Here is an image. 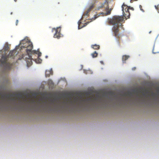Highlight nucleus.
I'll return each instance as SVG.
<instances>
[{"instance_id":"nucleus-27","label":"nucleus","mask_w":159,"mask_h":159,"mask_svg":"<svg viewBox=\"0 0 159 159\" xmlns=\"http://www.w3.org/2000/svg\"><path fill=\"white\" fill-rule=\"evenodd\" d=\"M51 83H52V84H53V82L52 81H51Z\"/></svg>"},{"instance_id":"nucleus-15","label":"nucleus","mask_w":159,"mask_h":159,"mask_svg":"<svg viewBox=\"0 0 159 159\" xmlns=\"http://www.w3.org/2000/svg\"><path fill=\"white\" fill-rule=\"evenodd\" d=\"M93 5H91V6L87 10V11L89 13L91 11V10H92V9L93 8Z\"/></svg>"},{"instance_id":"nucleus-13","label":"nucleus","mask_w":159,"mask_h":159,"mask_svg":"<svg viewBox=\"0 0 159 159\" xmlns=\"http://www.w3.org/2000/svg\"><path fill=\"white\" fill-rule=\"evenodd\" d=\"M35 61L36 63H40L42 62V60L38 57L37 59L35 60Z\"/></svg>"},{"instance_id":"nucleus-14","label":"nucleus","mask_w":159,"mask_h":159,"mask_svg":"<svg viewBox=\"0 0 159 159\" xmlns=\"http://www.w3.org/2000/svg\"><path fill=\"white\" fill-rule=\"evenodd\" d=\"M123 13V16L125 17V18L126 19H128L129 18V17H128L127 16H128V14L127 13H125V12H124V13Z\"/></svg>"},{"instance_id":"nucleus-6","label":"nucleus","mask_w":159,"mask_h":159,"mask_svg":"<svg viewBox=\"0 0 159 159\" xmlns=\"http://www.w3.org/2000/svg\"><path fill=\"white\" fill-rule=\"evenodd\" d=\"M61 30V28L60 27H58L57 28H52V32L54 31L55 32L53 36L54 38L59 39L61 37H63V35L60 33Z\"/></svg>"},{"instance_id":"nucleus-24","label":"nucleus","mask_w":159,"mask_h":159,"mask_svg":"<svg viewBox=\"0 0 159 159\" xmlns=\"http://www.w3.org/2000/svg\"><path fill=\"white\" fill-rule=\"evenodd\" d=\"M130 9L132 10H134V8L133 7H132Z\"/></svg>"},{"instance_id":"nucleus-1","label":"nucleus","mask_w":159,"mask_h":159,"mask_svg":"<svg viewBox=\"0 0 159 159\" xmlns=\"http://www.w3.org/2000/svg\"><path fill=\"white\" fill-rule=\"evenodd\" d=\"M9 49V47L7 43L4 46L3 49L4 54L2 55L0 59V66L6 69L10 70L11 67L10 63L8 61L9 57L13 58L15 55L17 54L16 50L11 51L9 54H7L6 52H8Z\"/></svg>"},{"instance_id":"nucleus-28","label":"nucleus","mask_w":159,"mask_h":159,"mask_svg":"<svg viewBox=\"0 0 159 159\" xmlns=\"http://www.w3.org/2000/svg\"><path fill=\"white\" fill-rule=\"evenodd\" d=\"M155 7H156V9H158L157 8V7L156 6H155Z\"/></svg>"},{"instance_id":"nucleus-23","label":"nucleus","mask_w":159,"mask_h":159,"mask_svg":"<svg viewBox=\"0 0 159 159\" xmlns=\"http://www.w3.org/2000/svg\"><path fill=\"white\" fill-rule=\"evenodd\" d=\"M135 69H136V67H133V68H132V70H135Z\"/></svg>"},{"instance_id":"nucleus-8","label":"nucleus","mask_w":159,"mask_h":159,"mask_svg":"<svg viewBox=\"0 0 159 159\" xmlns=\"http://www.w3.org/2000/svg\"><path fill=\"white\" fill-rule=\"evenodd\" d=\"M52 70H46L45 72V76L46 77H49L50 75H52Z\"/></svg>"},{"instance_id":"nucleus-16","label":"nucleus","mask_w":159,"mask_h":159,"mask_svg":"<svg viewBox=\"0 0 159 159\" xmlns=\"http://www.w3.org/2000/svg\"><path fill=\"white\" fill-rule=\"evenodd\" d=\"M93 5H91V6L87 10V11L89 13L91 11V10H92V9L93 8Z\"/></svg>"},{"instance_id":"nucleus-20","label":"nucleus","mask_w":159,"mask_h":159,"mask_svg":"<svg viewBox=\"0 0 159 159\" xmlns=\"http://www.w3.org/2000/svg\"><path fill=\"white\" fill-rule=\"evenodd\" d=\"M38 52V57H39L41 56V52Z\"/></svg>"},{"instance_id":"nucleus-12","label":"nucleus","mask_w":159,"mask_h":159,"mask_svg":"<svg viewBox=\"0 0 159 159\" xmlns=\"http://www.w3.org/2000/svg\"><path fill=\"white\" fill-rule=\"evenodd\" d=\"M98 54L96 51H95L93 53H91V55L93 58L97 57L98 56Z\"/></svg>"},{"instance_id":"nucleus-7","label":"nucleus","mask_w":159,"mask_h":159,"mask_svg":"<svg viewBox=\"0 0 159 159\" xmlns=\"http://www.w3.org/2000/svg\"><path fill=\"white\" fill-rule=\"evenodd\" d=\"M122 8L123 13H124V12H125H125L126 13H127L128 14V16H127L128 17H129V16H130V13L129 12V8L124 3L122 6Z\"/></svg>"},{"instance_id":"nucleus-5","label":"nucleus","mask_w":159,"mask_h":159,"mask_svg":"<svg viewBox=\"0 0 159 159\" xmlns=\"http://www.w3.org/2000/svg\"><path fill=\"white\" fill-rule=\"evenodd\" d=\"M103 7H104L105 8V10L107 11V12L106 13H104L103 12H102L101 13H99L98 14L95 15L94 16V17L92 19V20H95L99 16L101 15H104L105 16H107L111 14L112 9H110L109 10V7L108 5V2L106 1L104 2V3L102 4L100 6L98 7V9H100L102 8Z\"/></svg>"},{"instance_id":"nucleus-10","label":"nucleus","mask_w":159,"mask_h":159,"mask_svg":"<svg viewBox=\"0 0 159 159\" xmlns=\"http://www.w3.org/2000/svg\"><path fill=\"white\" fill-rule=\"evenodd\" d=\"M129 56L127 55H124L122 57V61L123 63H125V61L129 58Z\"/></svg>"},{"instance_id":"nucleus-22","label":"nucleus","mask_w":159,"mask_h":159,"mask_svg":"<svg viewBox=\"0 0 159 159\" xmlns=\"http://www.w3.org/2000/svg\"><path fill=\"white\" fill-rule=\"evenodd\" d=\"M137 0H131L130 2L131 3H132V2H133V1H137Z\"/></svg>"},{"instance_id":"nucleus-11","label":"nucleus","mask_w":159,"mask_h":159,"mask_svg":"<svg viewBox=\"0 0 159 159\" xmlns=\"http://www.w3.org/2000/svg\"><path fill=\"white\" fill-rule=\"evenodd\" d=\"M91 47L94 49H98L100 48V46L97 44L92 45Z\"/></svg>"},{"instance_id":"nucleus-21","label":"nucleus","mask_w":159,"mask_h":159,"mask_svg":"<svg viewBox=\"0 0 159 159\" xmlns=\"http://www.w3.org/2000/svg\"><path fill=\"white\" fill-rule=\"evenodd\" d=\"M18 20H16V25H18Z\"/></svg>"},{"instance_id":"nucleus-2","label":"nucleus","mask_w":159,"mask_h":159,"mask_svg":"<svg viewBox=\"0 0 159 159\" xmlns=\"http://www.w3.org/2000/svg\"><path fill=\"white\" fill-rule=\"evenodd\" d=\"M123 16H114L112 19H110L109 21V22L110 24L114 25L112 28L113 35L116 38V40L117 44L119 46H120V35L119 33V27L123 26L121 22L123 21Z\"/></svg>"},{"instance_id":"nucleus-29","label":"nucleus","mask_w":159,"mask_h":159,"mask_svg":"<svg viewBox=\"0 0 159 159\" xmlns=\"http://www.w3.org/2000/svg\"><path fill=\"white\" fill-rule=\"evenodd\" d=\"M12 12H11V15H12Z\"/></svg>"},{"instance_id":"nucleus-9","label":"nucleus","mask_w":159,"mask_h":159,"mask_svg":"<svg viewBox=\"0 0 159 159\" xmlns=\"http://www.w3.org/2000/svg\"><path fill=\"white\" fill-rule=\"evenodd\" d=\"M78 29H81L82 28L86 26L87 25L88 23V22H87V23H85V25H84L82 26H80V24L81 23V22L80 21V20H79L78 22Z\"/></svg>"},{"instance_id":"nucleus-4","label":"nucleus","mask_w":159,"mask_h":159,"mask_svg":"<svg viewBox=\"0 0 159 159\" xmlns=\"http://www.w3.org/2000/svg\"><path fill=\"white\" fill-rule=\"evenodd\" d=\"M103 7H104L105 8V10L107 11V12L106 13H104L103 12H102L101 13H99L98 14L95 15L94 16V17L92 19V20H95L99 16L101 15H104L105 16H107L111 14L112 9H110L109 10V7L108 5V2L106 1L104 2V3L102 4L100 6L98 7V9H100L102 8Z\"/></svg>"},{"instance_id":"nucleus-17","label":"nucleus","mask_w":159,"mask_h":159,"mask_svg":"<svg viewBox=\"0 0 159 159\" xmlns=\"http://www.w3.org/2000/svg\"><path fill=\"white\" fill-rule=\"evenodd\" d=\"M88 13H89L87 11H86V12H85L84 13L83 15L84 16H88L89 15Z\"/></svg>"},{"instance_id":"nucleus-18","label":"nucleus","mask_w":159,"mask_h":159,"mask_svg":"<svg viewBox=\"0 0 159 159\" xmlns=\"http://www.w3.org/2000/svg\"><path fill=\"white\" fill-rule=\"evenodd\" d=\"M91 100V98H88V99H86V100L83 99V100H82V101H83L84 102H85L86 101H89V100Z\"/></svg>"},{"instance_id":"nucleus-3","label":"nucleus","mask_w":159,"mask_h":159,"mask_svg":"<svg viewBox=\"0 0 159 159\" xmlns=\"http://www.w3.org/2000/svg\"><path fill=\"white\" fill-rule=\"evenodd\" d=\"M22 47L24 48H26V54L25 55H23V58L25 59L27 62L28 66H30L32 63V60L33 59L32 58L31 55L33 53L37 54V52L35 50H33L32 51V49L33 48V46L32 43L30 42H27L25 44H23L22 46Z\"/></svg>"},{"instance_id":"nucleus-26","label":"nucleus","mask_w":159,"mask_h":159,"mask_svg":"<svg viewBox=\"0 0 159 159\" xmlns=\"http://www.w3.org/2000/svg\"><path fill=\"white\" fill-rule=\"evenodd\" d=\"M14 1L15 2H16L17 1V0H14Z\"/></svg>"},{"instance_id":"nucleus-19","label":"nucleus","mask_w":159,"mask_h":159,"mask_svg":"<svg viewBox=\"0 0 159 159\" xmlns=\"http://www.w3.org/2000/svg\"><path fill=\"white\" fill-rule=\"evenodd\" d=\"M139 8L141 11H142L143 12H144V10L142 8V6L141 5L139 6Z\"/></svg>"},{"instance_id":"nucleus-25","label":"nucleus","mask_w":159,"mask_h":159,"mask_svg":"<svg viewBox=\"0 0 159 159\" xmlns=\"http://www.w3.org/2000/svg\"><path fill=\"white\" fill-rule=\"evenodd\" d=\"M146 90V92L147 93H148V91L147 90Z\"/></svg>"}]
</instances>
